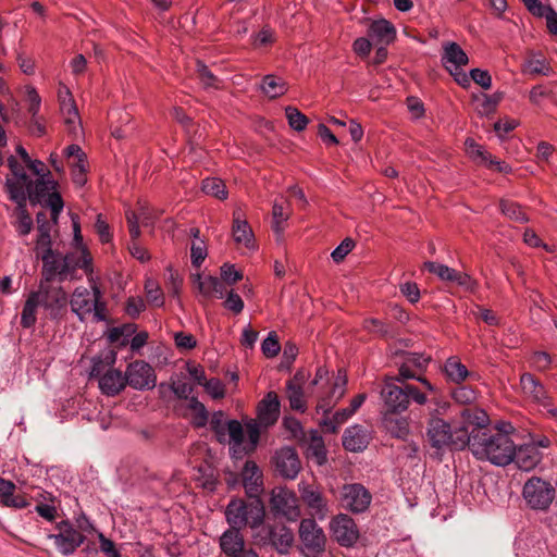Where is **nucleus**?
<instances>
[{
  "mask_svg": "<svg viewBox=\"0 0 557 557\" xmlns=\"http://www.w3.org/2000/svg\"><path fill=\"white\" fill-rule=\"evenodd\" d=\"M466 151L468 156L479 164L495 168L498 172L507 173L510 168L503 161L495 160L492 156L472 138H467L465 141Z\"/></svg>",
  "mask_w": 557,
  "mask_h": 557,
  "instance_id": "nucleus-22",
  "label": "nucleus"
},
{
  "mask_svg": "<svg viewBox=\"0 0 557 557\" xmlns=\"http://www.w3.org/2000/svg\"><path fill=\"white\" fill-rule=\"evenodd\" d=\"M90 531H95V528L88 520L81 523L78 528L69 520H62L54 525L53 532L49 533L47 537L53 542L55 549L61 555L71 556L84 544L85 533Z\"/></svg>",
  "mask_w": 557,
  "mask_h": 557,
  "instance_id": "nucleus-5",
  "label": "nucleus"
},
{
  "mask_svg": "<svg viewBox=\"0 0 557 557\" xmlns=\"http://www.w3.org/2000/svg\"><path fill=\"white\" fill-rule=\"evenodd\" d=\"M368 36L374 45L388 46L396 38V28L385 18L374 20L368 27Z\"/></svg>",
  "mask_w": 557,
  "mask_h": 557,
  "instance_id": "nucleus-24",
  "label": "nucleus"
},
{
  "mask_svg": "<svg viewBox=\"0 0 557 557\" xmlns=\"http://www.w3.org/2000/svg\"><path fill=\"white\" fill-rule=\"evenodd\" d=\"M444 372L447 379L454 383H461L469 376L465 364L456 357L448 358L444 364Z\"/></svg>",
  "mask_w": 557,
  "mask_h": 557,
  "instance_id": "nucleus-45",
  "label": "nucleus"
},
{
  "mask_svg": "<svg viewBox=\"0 0 557 557\" xmlns=\"http://www.w3.org/2000/svg\"><path fill=\"white\" fill-rule=\"evenodd\" d=\"M462 419V425H465L468 429V425H474L478 429L476 430H484L488 424V416L487 413L479 408H466L460 413Z\"/></svg>",
  "mask_w": 557,
  "mask_h": 557,
  "instance_id": "nucleus-46",
  "label": "nucleus"
},
{
  "mask_svg": "<svg viewBox=\"0 0 557 557\" xmlns=\"http://www.w3.org/2000/svg\"><path fill=\"white\" fill-rule=\"evenodd\" d=\"M36 293L48 318L59 319L66 311L69 298L62 287L40 284Z\"/></svg>",
  "mask_w": 557,
  "mask_h": 557,
  "instance_id": "nucleus-11",
  "label": "nucleus"
},
{
  "mask_svg": "<svg viewBox=\"0 0 557 557\" xmlns=\"http://www.w3.org/2000/svg\"><path fill=\"white\" fill-rule=\"evenodd\" d=\"M346 384V375L342 372H338L334 380L330 395L319 401L317 410L322 411L323 413H327L331 407L345 395Z\"/></svg>",
  "mask_w": 557,
  "mask_h": 557,
  "instance_id": "nucleus-36",
  "label": "nucleus"
},
{
  "mask_svg": "<svg viewBox=\"0 0 557 557\" xmlns=\"http://www.w3.org/2000/svg\"><path fill=\"white\" fill-rule=\"evenodd\" d=\"M208 256L205 240H193L190 245V260L195 268H199Z\"/></svg>",
  "mask_w": 557,
  "mask_h": 557,
  "instance_id": "nucleus-56",
  "label": "nucleus"
},
{
  "mask_svg": "<svg viewBox=\"0 0 557 557\" xmlns=\"http://www.w3.org/2000/svg\"><path fill=\"white\" fill-rule=\"evenodd\" d=\"M298 491L310 513L319 520H324L330 512V506L321 488L313 483L301 481L298 483Z\"/></svg>",
  "mask_w": 557,
  "mask_h": 557,
  "instance_id": "nucleus-15",
  "label": "nucleus"
},
{
  "mask_svg": "<svg viewBox=\"0 0 557 557\" xmlns=\"http://www.w3.org/2000/svg\"><path fill=\"white\" fill-rule=\"evenodd\" d=\"M270 506L275 515H281L290 521H295L300 516V507L296 494L283 486L272 490Z\"/></svg>",
  "mask_w": 557,
  "mask_h": 557,
  "instance_id": "nucleus-14",
  "label": "nucleus"
},
{
  "mask_svg": "<svg viewBox=\"0 0 557 557\" xmlns=\"http://www.w3.org/2000/svg\"><path fill=\"white\" fill-rule=\"evenodd\" d=\"M287 89V83L280 76L269 74L262 79L261 90L271 99L283 96Z\"/></svg>",
  "mask_w": 557,
  "mask_h": 557,
  "instance_id": "nucleus-41",
  "label": "nucleus"
},
{
  "mask_svg": "<svg viewBox=\"0 0 557 557\" xmlns=\"http://www.w3.org/2000/svg\"><path fill=\"white\" fill-rule=\"evenodd\" d=\"M541 459L542 454L536 444H524L519 447L516 446L513 461L519 469L530 471L540 463Z\"/></svg>",
  "mask_w": 557,
  "mask_h": 557,
  "instance_id": "nucleus-30",
  "label": "nucleus"
},
{
  "mask_svg": "<svg viewBox=\"0 0 557 557\" xmlns=\"http://www.w3.org/2000/svg\"><path fill=\"white\" fill-rule=\"evenodd\" d=\"M338 499L344 509L361 513L369 508L372 495L362 484L349 483L342 486Z\"/></svg>",
  "mask_w": 557,
  "mask_h": 557,
  "instance_id": "nucleus-12",
  "label": "nucleus"
},
{
  "mask_svg": "<svg viewBox=\"0 0 557 557\" xmlns=\"http://www.w3.org/2000/svg\"><path fill=\"white\" fill-rule=\"evenodd\" d=\"M197 72L199 79L205 88H220V81L201 63H197Z\"/></svg>",
  "mask_w": 557,
  "mask_h": 557,
  "instance_id": "nucleus-60",
  "label": "nucleus"
},
{
  "mask_svg": "<svg viewBox=\"0 0 557 557\" xmlns=\"http://www.w3.org/2000/svg\"><path fill=\"white\" fill-rule=\"evenodd\" d=\"M125 386V374L116 369H109L99 377V388L107 396L117 395Z\"/></svg>",
  "mask_w": 557,
  "mask_h": 557,
  "instance_id": "nucleus-33",
  "label": "nucleus"
},
{
  "mask_svg": "<svg viewBox=\"0 0 557 557\" xmlns=\"http://www.w3.org/2000/svg\"><path fill=\"white\" fill-rule=\"evenodd\" d=\"M553 485L541 478L529 479L522 488V496L534 510H547L555 498Z\"/></svg>",
  "mask_w": 557,
  "mask_h": 557,
  "instance_id": "nucleus-9",
  "label": "nucleus"
},
{
  "mask_svg": "<svg viewBox=\"0 0 557 557\" xmlns=\"http://www.w3.org/2000/svg\"><path fill=\"white\" fill-rule=\"evenodd\" d=\"M306 380L307 374L304 371H298L286 384V395L293 410L305 412L307 409L305 394L302 391V385Z\"/></svg>",
  "mask_w": 557,
  "mask_h": 557,
  "instance_id": "nucleus-23",
  "label": "nucleus"
},
{
  "mask_svg": "<svg viewBox=\"0 0 557 557\" xmlns=\"http://www.w3.org/2000/svg\"><path fill=\"white\" fill-rule=\"evenodd\" d=\"M510 424L499 423L493 429L473 430L468 444L472 455L481 461H488L497 467H506L513 462L516 444L508 430Z\"/></svg>",
  "mask_w": 557,
  "mask_h": 557,
  "instance_id": "nucleus-1",
  "label": "nucleus"
},
{
  "mask_svg": "<svg viewBox=\"0 0 557 557\" xmlns=\"http://www.w3.org/2000/svg\"><path fill=\"white\" fill-rule=\"evenodd\" d=\"M285 114L289 126L297 132L304 131L309 123L308 117L294 107H287Z\"/></svg>",
  "mask_w": 557,
  "mask_h": 557,
  "instance_id": "nucleus-53",
  "label": "nucleus"
},
{
  "mask_svg": "<svg viewBox=\"0 0 557 557\" xmlns=\"http://www.w3.org/2000/svg\"><path fill=\"white\" fill-rule=\"evenodd\" d=\"M424 268L429 272L435 274L440 280L455 283L466 290H474L476 287L475 281L470 275L465 272H459L445 264L428 261L424 263Z\"/></svg>",
  "mask_w": 557,
  "mask_h": 557,
  "instance_id": "nucleus-19",
  "label": "nucleus"
},
{
  "mask_svg": "<svg viewBox=\"0 0 557 557\" xmlns=\"http://www.w3.org/2000/svg\"><path fill=\"white\" fill-rule=\"evenodd\" d=\"M233 238L238 246L247 249L255 248V236L248 222L243 219L239 210L234 212Z\"/></svg>",
  "mask_w": 557,
  "mask_h": 557,
  "instance_id": "nucleus-32",
  "label": "nucleus"
},
{
  "mask_svg": "<svg viewBox=\"0 0 557 557\" xmlns=\"http://www.w3.org/2000/svg\"><path fill=\"white\" fill-rule=\"evenodd\" d=\"M428 437L434 448L462 450L469 444L470 433L465 425L453 428L445 420L433 418L429 422Z\"/></svg>",
  "mask_w": 557,
  "mask_h": 557,
  "instance_id": "nucleus-4",
  "label": "nucleus"
},
{
  "mask_svg": "<svg viewBox=\"0 0 557 557\" xmlns=\"http://www.w3.org/2000/svg\"><path fill=\"white\" fill-rule=\"evenodd\" d=\"M384 424L386 430L397 438H405L409 433V424L406 418L386 414Z\"/></svg>",
  "mask_w": 557,
  "mask_h": 557,
  "instance_id": "nucleus-50",
  "label": "nucleus"
},
{
  "mask_svg": "<svg viewBox=\"0 0 557 557\" xmlns=\"http://www.w3.org/2000/svg\"><path fill=\"white\" fill-rule=\"evenodd\" d=\"M145 292L147 296V301L154 307H162L164 305V294L159 285V283L148 277L145 282Z\"/></svg>",
  "mask_w": 557,
  "mask_h": 557,
  "instance_id": "nucleus-52",
  "label": "nucleus"
},
{
  "mask_svg": "<svg viewBox=\"0 0 557 557\" xmlns=\"http://www.w3.org/2000/svg\"><path fill=\"white\" fill-rule=\"evenodd\" d=\"M298 533L301 549L307 557H318L325 550V533L313 518L302 519Z\"/></svg>",
  "mask_w": 557,
  "mask_h": 557,
  "instance_id": "nucleus-10",
  "label": "nucleus"
},
{
  "mask_svg": "<svg viewBox=\"0 0 557 557\" xmlns=\"http://www.w3.org/2000/svg\"><path fill=\"white\" fill-rule=\"evenodd\" d=\"M71 310L77 315L79 321L84 322L89 317L94 321H107V302L103 300L102 293L97 284L91 283L90 289L79 286L74 289L69 300Z\"/></svg>",
  "mask_w": 557,
  "mask_h": 557,
  "instance_id": "nucleus-2",
  "label": "nucleus"
},
{
  "mask_svg": "<svg viewBox=\"0 0 557 557\" xmlns=\"http://www.w3.org/2000/svg\"><path fill=\"white\" fill-rule=\"evenodd\" d=\"M502 100V94L486 95L481 94L474 97L475 110L480 115H490L496 111Z\"/></svg>",
  "mask_w": 557,
  "mask_h": 557,
  "instance_id": "nucleus-47",
  "label": "nucleus"
},
{
  "mask_svg": "<svg viewBox=\"0 0 557 557\" xmlns=\"http://www.w3.org/2000/svg\"><path fill=\"white\" fill-rule=\"evenodd\" d=\"M57 182L51 180L50 177H39L35 185L30 181V186L27 193V198L32 201L41 202L45 201L46 205L51 210V218L53 223L55 224L58 221V216L63 209V200L55 191Z\"/></svg>",
  "mask_w": 557,
  "mask_h": 557,
  "instance_id": "nucleus-8",
  "label": "nucleus"
},
{
  "mask_svg": "<svg viewBox=\"0 0 557 557\" xmlns=\"http://www.w3.org/2000/svg\"><path fill=\"white\" fill-rule=\"evenodd\" d=\"M159 215H160L159 211H157L154 209H150L149 207H146V206L140 207L138 214L135 212L128 211L126 213V220L128 223V230H129L131 237L133 239H137L139 237V235H140L139 222L144 226H149V225H152L153 220L156 218H158Z\"/></svg>",
  "mask_w": 557,
  "mask_h": 557,
  "instance_id": "nucleus-29",
  "label": "nucleus"
},
{
  "mask_svg": "<svg viewBox=\"0 0 557 557\" xmlns=\"http://www.w3.org/2000/svg\"><path fill=\"white\" fill-rule=\"evenodd\" d=\"M228 445L232 458H243L257 447L259 441V428L256 423L247 425L248 442H244V429L237 420H230L227 423Z\"/></svg>",
  "mask_w": 557,
  "mask_h": 557,
  "instance_id": "nucleus-7",
  "label": "nucleus"
},
{
  "mask_svg": "<svg viewBox=\"0 0 557 557\" xmlns=\"http://www.w3.org/2000/svg\"><path fill=\"white\" fill-rule=\"evenodd\" d=\"M44 273L47 280L59 275L62 280L72 276L76 269H83L86 273L91 272V256L86 248L69 252L64 257L54 255L42 256Z\"/></svg>",
  "mask_w": 557,
  "mask_h": 557,
  "instance_id": "nucleus-3",
  "label": "nucleus"
},
{
  "mask_svg": "<svg viewBox=\"0 0 557 557\" xmlns=\"http://www.w3.org/2000/svg\"><path fill=\"white\" fill-rule=\"evenodd\" d=\"M37 223H38V238L36 242V251L37 255L42 258V256L54 255V251L51 249V224L46 221L45 213L37 214Z\"/></svg>",
  "mask_w": 557,
  "mask_h": 557,
  "instance_id": "nucleus-35",
  "label": "nucleus"
},
{
  "mask_svg": "<svg viewBox=\"0 0 557 557\" xmlns=\"http://www.w3.org/2000/svg\"><path fill=\"white\" fill-rule=\"evenodd\" d=\"M8 166L11 176L5 180V190L11 200H27V193L30 186V178L26 174L24 165L17 162L15 157L8 158Z\"/></svg>",
  "mask_w": 557,
  "mask_h": 557,
  "instance_id": "nucleus-13",
  "label": "nucleus"
},
{
  "mask_svg": "<svg viewBox=\"0 0 557 557\" xmlns=\"http://www.w3.org/2000/svg\"><path fill=\"white\" fill-rule=\"evenodd\" d=\"M67 132L74 137L83 133L82 120L76 104L60 109Z\"/></svg>",
  "mask_w": 557,
  "mask_h": 557,
  "instance_id": "nucleus-42",
  "label": "nucleus"
},
{
  "mask_svg": "<svg viewBox=\"0 0 557 557\" xmlns=\"http://www.w3.org/2000/svg\"><path fill=\"white\" fill-rule=\"evenodd\" d=\"M186 418L195 428H205L209 422V411L196 397H190L187 404Z\"/></svg>",
  "mask_w": 557,
  "mask_h": 557,
  "instance_id": "nucleus-39",
  "label": "nucleus"
},
{
  "mask_svg": "<svg viewBox=\"0 0 557 557\" xmlns=\"http://www.w3.org/2000/svg\"><path fill=\"white\" fill-rule=\"evenodd\" d=\"M264 505L260 498L245 503L243 499H233L226 507L225 517L227 523L236 529L250 527L256 529L263 523Z\"/></svg>",
  "mask_w": 557,
  "mask_h": 557,
  "instance_id": "nucleus-6",
  "label": "nucleus"
},
{
  "mask_svg": "<svg viewBox=\"0 0 557 557\" xmlns=\"http://www.w3.org/2000/svg\"><path fill=\"white\" fill-rule=\"evenodd\" d=\"M125 379L126 385L137 391L151 389L157 382L153 368L144 360L129 363L125 371Z\"/></svg>",
  "mask_w": 557,
  "mask_h": 557,
  "instance_id": "nucleus-17",
  "label": "nucleus"
},
{
  "mask_svg": "<svg viewBox=\"0 0 557 557\" xmlns=\"http://www.w3.org/2000/svg\"><path fill=\"white\" fill-rule=\"evenodd\" d=\"M276 472L284 479L294 480L301 470V463L296 450L283 447L274 456Z\"/></svg>",
  "mask_w": 557,
  "mask_h": 557,
  "instance_id": "nucleus-20",
  "label": "nucleus"
},
{
  "mask_svg": "<svg viewBox=\"0 0 557 557\" xmlns=\"http://www.w3.org/2000/svg\"><path fill=\"white\" fill-rule=\"evenodd\" d=\"M243 486L247 496L251 499L260 498L263 492V474L258 465L247 460L242 470Z\"/></svg>",
  "mask_w": 557,
  "mask_h": 557,
  "instance_id": "nucleus-21",
  "label": "nucleus"
},
{
  "mask_svg": "<svg viewBox=\"0 0 557 557\" xmlns=\"http://www.w3.org/2000/svg\"><path fill=\"white\" fill-rule=\"evenodd\" d=\"M274 40V32L269 27H263L256 36H253L252 46L255 48L267 47L272 45Z\"/></svg>",
  "mask_w": 557,
  "mask_h": 557,
  "instance_id": "nucleus-63",
  "label": "nucleus"
},
{
  "mask_svg": "<svg viewBox=\"0 0 557 557\" xmlns=\"http://www.w3.org/2000/svg\"><path fill=\"white\" fill-rule=\"evenodd\" d=\"M520 387L523 395L537 404H544L547 399L545 386L531 373H523L520 376Z\"/></svg>",
  "mask_w": 557,
  "mask_h": 557,
  "instance_id": "nucleus-31",
  "label": "nucleus"
},
{
  "mask_svg": "<svg viewBox=\"0 0 557 557\" xmlns=\"http://www.w3.org/2000/svg\"><path fill=\"white\" fill-rule=\"evenodd\" d=\"M398 377H389L385 381L381 391L384 405L391 413L403 412L409 406L407 383L397 384Z\"/></svg>",
  "mask_w": 557,
  "mask_h": 557,
  "instance_id": "nucleus-16",
  "label": "nucleus"
},
{
  "mask_svg": "<svg viewBox=\"0 0 557 557\" xmlns=\"http://www.w3.org/2000/svg\"><path fill=\"white\" fill-rule=\"evenodd\" d=\"M355 243L350 238H345L331 253L334 262H342L345 257L352 250Z\"/></svg>",
  "mask_w": 557,
  "mask_h": 557,
  "instance_id": "nucleus-64",
  "label": "nucleus"
},
{
  "mask_svg": "<svg viewBox=\"0 0 557 557\" xmlns=\"http://www.w3.org/2000/svg\"><path fill=\"white\" fill-rule=\"evenodd\" d=\"M352 416L347 408L336 411L332 418L323 419L322 425L327 432L335 433Z\"/></svg>",
  "mask_w": 557,
  "mask_h": 557,
  "instance_id": "nucleus-54",
  "label": "nucleus"
},
{
  "mask_svg": "<svg viewBox=\"0 0 557 557\" xmlns=\"http://www.w3.org/2000/svg\"><path fill=\"white\" fill-rule=\"evenodd\" d=\"M16 203L14 214L16 216V230L21 235H27L33 228V220L26 210V201L13 200Z\"/></svg>",
  "mask_w": 557,
  "mask_h": 557,
  "instance_id": "nucleus-48",
  "label": "nucleus"
},
{
  "mask_svg": "<svg viewBox=\"0 0 557 557\" xmlns=\"http://www.w3.org/2000/svg\"><path fill=\"white\" fill-rule=\"evenodd\" d=\"M289 207L288 201L284 198L276 199L273 203L272 209V218H273V230L275 233L280 234L284 230V223L289 218Z\"/></svg>",
  "mask_w": 557,
  "mask_h": 557,
  "instance_id": "nucleus-44",
  "label": "nucleus"
},
{
  "mask_svg": "<svg viewBox=\"0 0 557 557\" xmlns=\"http://www.w3.org/2000/svg\"><path fill=\"white\" fill-rule=\"evenodd\" d=\"M15 484L11 481L0 478V502L12 508L22 509L28 506L27 500L22 496H15Z\"/></svg>",
  "mask_w": 557,
  "mask_h": 557,
  "instance_id": "nucleus-38",
  "label": "nucleus"
},
{
  "mask_svg": "<svg viewBox=\"0 0 557 557\" xmlns=\"http://www.w3.org/2000/svg\"><path fill=\"white\" fill-rule=\"evenodd\" d=\"M523 72L531 75H548L549 66L547 65L545 59L531 58L523 64Z\"/></svg>",
  "mask_w": 557,
  "mask_h": 557,
  "instance_id": "nucleus-58",
  "label": "nucleus"
},
{
  "mask_svg": "<svg viewBox=\"0 0 557 557\" xmlns=\"http://www.w3.org/2000/svg\"><path fill=\"white\" fill-rule=\"evenodd\" d=\"M268 535L271 544L281 554H286L294 542L292 530L285 525L270 528Z\"/></svg>",
  "mask_w": 557,
  "mask_h": 557,
  "instance_id": "nucleus-37",
  "label": "nucleus"
},
{
  "mask_svg": "<svg viewBox=\"0 0 557 557\" xmlns=\"http://www.w3.org/2000/svg\"><path fill=\"white\" fill-rule=\"evenodd\" d=\"M220 547L227 557H239L245 552V541L239 529L231 527L220 537Z\"/></svg>",
  "mask_w": 557,
  "mask_h": 557,
  "instance_id": "nucleus-27",
  "label": "nucleus"
},
{
  "mask_svg": "<svg viewBox=\"0 0 557 557\" xmlns=\"http://www.w3.org/2000/svg\"><path fill=\"white\" fill-rule=\"evenodd\" d=\"M442 62L446 70L453 73V71H458L461 66L467 65L469 58L458 44L448 41L443 45Z\"/></svg>",
  "mask_w": 557,
  "mask_h": 557,
  "instance_id": "nucleus-28",
  "label": "nucleus"
},
{
  "mask_svg": "<svg viewBox=\"0 0 557 557\" xmlns=\"http://www.w3.org/2000/svg\"><path fill=\"white\" fill-rule=\"evenodd\" d=\"M280 413V400L274 392H269L258 407L260 423L271 425L276 422Z\"/></svg>",
  "mask_w": 557,
  "mask_h": 557,
  "instance_id": "nucleus-34",
  "label": "nucleus"
},
{
  "mask_svg": "<svg viewBox=\"0 0 557 557\" xmlns=\"http://www.w3.org/2000/svg\"><path fill=\"white\" fill-rule=\"evenodd\" d=\"M191 280L202 297L223 298L225 287L224 284L218 277L211 275L202 276L201 274L197 273L191 275Z\"/></svg>",
  "mask_w": 557,
  "mask_h": 557,
  "instance_id": "nucleus-26",
  "label": "nucleus"
},
{
  "mask_svg": "<svg viewBox=\"0 0 557 557\" xmlns=\"http://www.w3.org/2000/svg\"><path fill=\"white\" fill-rule=\"evenodd\" d=\"M206 392L214 399L223 398L225 395V387L221 380L210 379L202 385Z\"/></svg>",
  "mask_w": 557,
  "mask_h": 557,
  "instance_id": "nucleus-62",
  "label": "nucleus"
},
{
  "mask_svg": "<svg viewBox=\"0 0 557 557\" xmlns=\"http://www.w3.org/2000/svg\"><path fill=\"white\" fill-rule=\"evenodd\" d=\"M332 537L343 547H352L359 539L355 520L346 513H338L330 522Z\"/></svg>",
  "mask_w": 557,
  "mask_h": 557,
  "instance_id": "nucleus-18",
  "label": "nucleus"
},
{
  "mask_svg": "<svg viewBox=\"0 0 557 557\" xmlns=\"http://www.w3.org/2000/svg\"><path fill=\"white\" fill-rule=\"evenodd\" d=\"M38 297L35 290L29 293L25 300L21 313V325L25 329L33 327L37 321V310L41 308V302Z\"/></svg>",
  "mask_w": 557,
  "mask_h": 557,
  "instance_id": "nucleus-40",
  "label": "nucleus"
},
{
  "mask_svg": "<svg viewBox=\"0 0 557 557\" xmlns=\"http://www.w3.org/2000/svg\"><path fill=\"white\" fill-rule=\"evenodd\" d=\"M454 400L460 405H471L476 400V392L470 386L456 387L451 394Z\"/></svg>",
  "mask_w": 557,
  "mask_h": 557,
  "instance_id": "nucleus-57",
  "label": "nucleus"
},
{
  "mask_svg": "<svg viewBox=\"0 0 557 557\" xmlns=\"http://www.w3.org/2000/svg\"><path fill=\"white\" fill-rule=\"evenodd\" d=\"M211 430L214 432L216 440L220 443H228V430L225 421V414L223 411H214L212 416H209V422Z\"/></svg>",
  "mask_w": 557,
  "mask_h": 557,
  "instance_id": "nucleus-49",
  "label": "nucleus"
},
{
  "mask_svg": "<svg viewBox=\"0 0 557 557\" xmlns=\"http://www.w3.org/2000/svg\"><path fill=\"white\" fill-rule=\"evenodd\" d=\"M26 101L28 102V112L32 117L39 115L41 98L36 88L32 85L25 86Z\"/></svg>",
  "mask_w": 557,
  "mask_h": 557,
  "instance_id": "nucleus-59",
  "label": "nucleus"
},
{
  "mask_svg": "<svg viewBox=\"0 0 557 557\" xmlns=\"http://www.w3.org/2000/svg\"><path fill=\"white\" fill-rule=\"evenodd\" d=\"M201 189L205 194L216 197L218 199H226L227 190L224 182L216 177H210L202 181Z\"/></svg>",
  "mask_w": 557,
  "mask_h": 557,
  "instance_id": "nucleus-51",
  "label": "nucleus"
},
{
  "mask_svg": "<svg viewBox=\"0 0 557 557\" xmlns=\"http://www.w3.org/2000/svg\"><path fill=\"white\" fill-rule=\"evenodd\" d=\"M307 453L308 457L313 459L317 465L322 466L326 462L324 442L317 431L311 432Z\"/></svg>",
  "mask_w": 557,
  "mask_h": 557,
  "instance_id": "nucleus-43",
  "label": "nucleus"
},
{
  "mask_svg": "<svg viewBox=\"0 0 557 557\" xmlns=\"http://www.w3.org/2000/svg\"><path fill=\"white\" fill-rule=\"evenodd\" d=\"M500 210H502L503 214H505L506 216H508L511 220H515L518 222H527L528 221L525 212L516 202H511L509 200H502L500 201Z\"/></svg>",
  "mask_w": 557,
  "mask_h": 557,
  "instance_id": "nucleus-55",
  "label": "nucleus"
},
{
  "mask_svg": "<svg viewBox=\"0 0 557 557\" xmlns=\"http://www.w3.org/2000/svg\"><path fill=\"white\" fill-rule=\"evenodd\" d=\"M370 433L361 425L347 428L343 435V445L349 451H362L370 443Z\"/></svg>",
  "mask_w": 557,
  "mask_h": 557,
  "instance_id": "nucleus-25",
  "label": "nucleus"
},
{
  "mask_svg": "<svg viewBox=\"0 0 557 557\" xmlns=\"http://www.w3.org/2000/svg\"><path fill=\"white\" fill-rule=\"evenodd\" d=\"M281 349L280 343L275 333L271 332L261 344V350L268 358L275 357Z\"/></svg>",
  "mask_w": 557,
  "mask_h": 557,
  "instance_id": "nucleus-61",
  "label": "nucleus"
}]
</instances>
